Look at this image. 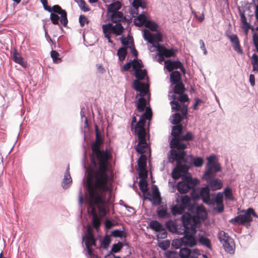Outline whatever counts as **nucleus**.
<instances>
[{
	"label": "nucleus",
	"instance_id": "obj_9",
	"mask_svg": "<svg viewBox=\"0 0 258 258\" xmlns=\"http://www.w3.org/2000/svg\"><path fill=\"white\" fill-rule=\"evenodd\" d=\"M182 233L184 234V236L181 237L183 240V246L193 247L197 245L196 230L194 226H190L189 229L184 230Z\"/></svg>",
	"mask_w": 258,
	"mask_h": 258
},
{
	"label": "nucleus",
	"instance_id": "obj_15",
	"mask_svg": "<svg viewBox=\"0 0 258 258\" xmlns=\"http://www.w3.org/2000/svg\"><path fill=\"white\" fill-rule=\"evenodd\" d=\"M52 13L59 14L60 15V24L64 27L67 26L68 20L67 13L65 10L62 9L59 5H56L52 7Z\"/></svg>",
	"mask_w": 258,
	"mask_h": 258
},
{
	"label": "nucleus",
	"instance_id": "obj_51",
	"mask_svg": "<svg viewBox=\"0 0 258 258\" xmlns=\"http://www.w3.org/2000/svg\"><path fill=\"white\" fill-rule=\"evenodd\" d=\"M50 55L54 62L58 63L61 62V58L58 57L59 53L57 51L52 50L50 52Z\"/></svg>",
	"mask_w": 258,
	"mask_h": 258
},
{
	"label": "nucleus",
	"instance_id": "obj_8",
	"mask_svg": "<svg viewBox=\"0 0 258 258\" xmlns=\"http://www.w3.org/2000/svg\"><path fill=\"white\" fill-rule=\"evenodd\" d=\"M218 238L222 244L225 250L229 254L235 252V245L233 239L228 233L222 231L219 233Z\"/></svg>",
	"mask_w": 258,
	"mask_h": 258
},
{
	"label": "nucleus",
	"instance_id": "obj_23",
	"mask_svg": "<svg viewBox=\"0 0 258 258\" xmlns=\"http://www.w3.org/2000/svg\"><path fill=\"white\" fill-rule=\"evenodd\" d=\"M181 221L184 227L183 230L189 229L190 226H194L191 224V215L188 213L183 214L181 217Z\"/></svg>",
	"mask_w": 258,
	"mask_h": 258
},
{
	"label": "nucleus",
	"instance_id": "obj_35",
	"mask_svg": "<svg viewBox=\"0 0 258 258\" xmlns=\"http://www.w3.org/2000/svg\"><path fill=\"white\" fill-rule=\"evenodd\" d=\"M150 228L157 232L164 230L163 226L157 220H152L149 224Z\"/></svg>",
	"mask_w": 258,
	"mask_h": 258
},
{
	"label": "nucleus",
	"instance_id": "obj_38",
	"mask_svg": "<svg viewBox=\"0 0 258 258\" xmlns=\"http://www.w3.org/2000/svg\"><path fill=\"white\" fill-rule=\"evenodd\" d=\"M166 228L172 233L178 232L176 224L172 220H169L165 223Z\"/></svg>",
	"mask_w": 258,
	"mask_h": 258
},
{
	"label": "nucleus",
	"instance_id": "obj_40",
	"mask_svg": "<svg viewBox=\"0 0 258 258\" xmlns=\"http://www.w3.org/2000/svg\"><path fill=\"white\" fill-rule=\"evenodd\" d=\"M185 210V209L184 208H183V207H182L179 204L176 205L172 207L171 213H172V215H174V216L178 215V214L180 215V214H182L184 212Z\"/></svg>",
	"mask_w": 258,
	"mask_h": 258
},
{
	"label": "nucleus",
	"instance_id": "obj_41",
	"mask_svg": "<svg viewBox=\"0 0 258 258\" xmlns=\"http://www.w3.org/2000/svg\"><path fill=\"white\" fill-rule=\"evenodd\" d=\"M170 104L171 106V110L172 112L178 111L181 109V105L178 103V101L176 99V97H174V99L170 100Z\"/></svg>",
	"mask_w": 258,
	"mask_h": 258
},
{
	"label": "nucleus",
	"instance_id": "obj_55",
	"mask_svg": "<svg viewBox=\"0 0 258 258\" xmlns=\"http://www.w3.org/2000/svg\"><path fill=\"white\" fill-rule=\"evenodd\" d=\"M200 206L198 205L196 203L190 204L188 207L186 208L189 212H190L193 216L195 214L197 209H198Z\"/></svg>",
	"mask_w": 258,
	"mask_h": 258
},
{
	"label": "nucleus",
	"instance_id": "obj_32",
	"mask_svg": "<svg viewBox=\"0 0 258 258\" xmlns=\"http://www.w3.org/2000/svg\"><path fill=\"white\" fill-rule=\"evenodd\" d=\"M135 76L136 78V80H142L146 78L147 82L149 78L147 76V72L146 69H140L135 71Z\"/></svg>",
	"mask_w": 258,
	"mask_h": 258
},
{
	"label": "nucleus",
	"instance_id": "obj_29",
	"mask_svg": "<svg viewBox=\"0 0 258 258\" xmlns=\"http://www.w3.org/2000/svg\"><path fill=\"white\" fill-rule=\"evenodd\" d=\"M152 204L156 206H159L161 203L160 194L157 186H155L153 191Z\"/></svg>",
	"mask_w": 258,
	"mask_h": 258
},
{
	"label": "nucleus",
	"instance_id": "obj_24",
	"mask_svg": "<svg viewBox=\"0 0 258 258\" xmlns=\"http://www.w3.org/2000/svg\"><path fill=\"white\" fill-rule=\"evenodd\" d=\"M176 201L177 203H179V205L185 209L191 203L190 198L187 195L181 196H178V197L176 198Z\"/></svg>",
	"mask_w": 258,
	"mask_h": 258
},
{
	"label": "nucleus",
	"instance_id": "obj_62",
	"mask_svg": "<svg viewBox=\"0 0 258 258\" xmlns=\"http://www.w3.org/2000/svg\"><path fill=\"white\" fill-rule=\"evenodd\" d=\"M157 232H159V233L157 234V239H164L167 237V233L165 228L164 230H163V231Z\"/></svg>",
	"mask_w": 258,
	"mask_h": 258
},
{
	"label": "nucleus",
	"instance_id": "obj_54",
	"mask_svg": "<svg viewBox=\"0 0 258 258\" xmlns=\"http://www.w3.org/2000/svg\"><path fill=\"white\" fill-rule=\"evenodd\" d=\"M139 186L140 189L143 194H145V192L148 190V183L146 180H140Z\"/></svg>",
	"mask_w": 258,
	"mask_h": 258
},
{
	"label": "nucleus",
	"instance_id": "obj_11",
	"mask_svg": "<svg viewBox=\"0 0 258 258\" xmlns=\"http://www.w3.org/2000/svg\"><path fill=\"white\" fill-rule=\"evenodd\" d=\"M143 37L145 40L151 44L153 47L158 49L157 44H160L159 42H162V36L160 32L152 33L149 30L145 29L144 30Z\"/></svg>",
	"mask_w": 258,
	"mask_h": 258
},
{
	"label": "nucleus",
	"instance_id": "obj_22",
	"mask_svg": "<svg viewBox=\"0 0 258 258\" xmlns=\"http://www.w3.org/2000/svg\"><path fill=\"white\" fill-rule=\"evenodd\" d=\"M70 167L68 166L61 182V186L63 189L68 188L72 183V179L70 173Z\"/></svg>",
	"mask_w": 258,
	"mask_h": 258
},
{
	"label": "nucleus",
	"instance_id": "obj_63",
	"mask_svg": "<svg viewBox=\"0 0 258 258\" xmlns=\"http://www.w3.org/2000/svg\"><path fill=\"white\" fill-rule=\"evenodd\" d=\"M79 23L81 27H84L85 23H88L89 21L84 15H81L79 17Z\"/></svg>",
	"mask_w": 258,
	"mask_h": 258
},
{
	"label": "nucleus",
	"instance_id": "obj_30",
	"mask_svg": "<svg viewBox=\"0 0 258 258\" xmlns=\"http://www.w3.org/2000/svg\"><path fill=\"white\" fill-rule=\"evenodd\" d=\"M242 213L239 215L241 219V224L244 225L248 223L250 225V222L252 221V218L249 215V213L247 212V210L242 211Z\"/></svg>",
	"mask_w": 258,
	"mask_h": 258
},
{
	"label": "nucleus",
	"instance_id": "obj_2",
	"mask_svg": "<svg viewBox=\"0 0 258 258\" xmlns=\"http://www.w3.org/2000/svg\"><path fill=\"white\" fill-rule=\"evenodd\" d=\"M207 159L206 169L202 176V179L207 182V185L211 190L220 189L223 183L220 179L216 178V173L221 171L220 164L214 154L207 157Z\"/></svg>",
	"mask_w": 258,
	"mask_h": 258
},
{
	"label": "nucleus",
	"instance_id": "obj_64",
	"mask_svg": "<svg viewBox=\"0 0 258 258\" xmlns=\"http://www.w3.org/2000/svg\"><path fill=\"white\" fill-rule=\"evenodd\" d=\"M229 222L233 225L241 224V219L239 215L229 220Z\"/></svg>",
	"mask_w": 258,
	"mask_h": 258
},
{
	"label": "nucleus",
	"instance_id": "obj_28",
	"mask_svg": "<svg viewBox=\"0 0 258 258\" xmlns=\"http://www.w3.org/2000/svg\"><path fill=\"white\" fill-rule=\"evenodd\" d=\"M13 58L14 61L20 64L24 68L27 67V63L24 61V59L21 55L17 52V50L15 49L13 54Z\"/></svg>",
	"mask_w": 258,
	"mask_h": 258
},
{
	"label": "nucleus",
	"instance_id": "obj_60",
	"mask_svg": "<svg viewBox=\"0 0 258 258\" xmlns=\"http://www.w3.org/2000/svg\"><path fill=\"white\" fill-rule=\"evenodd\" d=\"M170 241L169 240H165L160 242L159 243V246L162 249L165 250L170 246Z\"/></svg>",
	"mask_w": 258,
	"mask_h": 258
},
{
	"label": "nucleus",
	"instance_id": "obj_59",
	"mask_svg": "<svg viewBox=\"0 0 258 258\" xmlns=\"http://www.w3.org/2000/svg\"><path fill=\"white\" fill-rule=\"evenodd\" d=\"M139 176L140 180H146L148 176L146 168H139Z\"/></svg>",
	"mask_w": 258,
	"mask_h": 258
},
{
	"label": "nucleus",
	"instance_id": "obj_31",
	"mask_svg": "<svg viewBox=\"0 0 258 258\" xmlns=\"http://www.w3.org/2000/svg\"><path fill=\"white\" fill-rule=\"evenodd\" d=\"M147 20L146 15L144 13H143L139 15L137 18L134 19V23L136 26L140 27L143 25H145Z\"/></svg>",
	"mask_w": 258,
	"mask_h": 258
},
{
	"label": "nucleus",
	"instance_id": "obj_25",
	"mask_svg": "<svg viewBox=\"0 0 258 258\" xmlns=\"http://www.w3.org/2000/svg\"><path fill=\"white\" fill-rule=\"evenodd\" d=\"M157 214L158 217L161 219L168 218L170 216V214L167 212L166 205L159 207L157 210Z\"/></svg>",
	"mask_w": 258,
	"mask_h": 258
},
{
	"label": "nucleus",
	"instance_id": "obj_52",
	"mask_svg": "<svg viewBox=\"0 0 258 258\" xmlns=\"http://www.w3.org/2000/svg\"><path fill=\"white\" fill-rule=\"evenodd\" d=\"M75 2L78 4L80 8L84 12H88L90 10V9L88 6H86V3L84 0H75Z\"/></svg>",
	"mask_w": 258,
	"mask_h": 258
},
{
	"label": "nucleus",
	"instance_id": "obj_61",
	"mask_svg": "<svg viewBox=\"0 0 258 258\" xmlns=\"http://www.w3.org/2000/svg\"><path fill=\"white\" fill-rule=\"evenodd\" d=\"M178 95L179 96L177 97L176 96V99L178 101H179L181 102H185L188 100V97L186 94L182 93L181 94Z\"/></svg>",
	"mask_w": 258,
	"mask_h": 258
},
{
	"label": "nucleus",
	"instance_id": "obj_13",
	"mask_svg": "<svg viewBox=\"0 0 258 258\" xmlns=\"http://www.w3.org/2000/svg\"><path fill=\"white\" fill-rule=\"evenodd\" d=\"M83 239L85 240V243L88 254L91 255L92 254V249L90 246L91 245H95L96 240L91 229H89L87 233L84 234Z\"/></svg>",
	"mask_w": 258,
	"mask_h": 258
},
{
	"label": "nucleus",
	"instance_id": "obj_33",
	"mask_svg": "<svg viewBox=\"0 0 258 258\" xmlns=\"http://www.w3.org/2000/svg\"><path fill=\"white\" fill-rule=\"evenodd\" d=\"M188 157L191 159V163L194 166L196 167H201L204 164V159L201 157H193L191 155H189L188 157L186 156V158Z\"/></svg>",
	"mask_w": 258,
	"mask_h": 258
},
{
	"label": "nucleus",
	"instance_id": "obj_53",
	"mask_svg": "<svg viewBox=\"0 0 258 258\" xmlns=\"http://www.w3.org/2000/svg\"><path fill=\"white\" fill-rule=\"evenodd\" d=\"M171 245L175 249L179 248L181 246L183 245V240L182 239V238L174 239L172 240Z\"/></svg>",
	"mask_w": 258,
	"mask_h": 258
},
{
	"label": "nucleus",
	"instance_id": "obj_50",
	"mask_svg": "<svg viewBox=\"0 0 258 258\" xmlns=\"http://www.w3.org/2000/svg\"><path fill=\"white\" fill-rule=\"evenodd\" d=\"M222 193L223 194H224V196L226 199H228L230 201L234 200V197L233 196L232 190L230 187H226L224 190V192Z\"/></svg>",
	"mask_w": 258,
	"mask_h": 258
},
{
	"label": "nucleus",
	"instance_id": "obj_14",
	"mask_svg": "<svg viewBox=\"0 0 258 258\" xmlns=\"http://www.w3.org/2000/svg\"><path fill=\"white\" fill-rule=\"evenodd\" d=\"M133 85L135 90L140 92L141 97L144 98L149 91V85L148 83H142L139 81L135 80L133 83Z\"/></svg>",
	"mask_w": 258,
	"mask_h": 258
},
{
	"label": "nucleus",
	"instance_id": "obj_17",
	"mask_svg": "<svg viewBox=\"0 0 258 258\" xmlns=\"http://www.w3.org/2000/svg\"><path fill=\"white\" fill-rule=\"evenodd\" d=\"M165 67L169 72L173 69H179L183 74H185V69L179 60L172 61L171 60H167L165 61Z\"/></svg>",
	"mask_w": 258,
	"mask_h": 258
},
{
	"label": "nucleus",
	"instance_id": "obj_1",
	"mask_svg": "<svg viewBox=\"0 0 258 258\" xmlns=\"http://www.w3.org/2000/svg\"><path fill=\"white\" fill-rule=\"evenodd\" d=\"M98 144L94 143L92 145L91 163L96 167L97 159L99 166L98 169L95 172V181L93 185L88 186L89 206L93 212L97 208L100 215L105 216L109 212L108 206L112 197L110 188L111 179L107 173V163L109 156L107 151L100 149Z\"/></svg>",
	"mask_w": 258,
	"mask_h": 258
},
{
	"label": "nucleus",
	"instance_id": "obj_58",
	"mask_svg": "<svg viewBox=\"0 0 258 258\" xmlns=\"http://www.w3.org/2000/svg\"><path fill=\"white\" fill-rule=\"evenodd\" d=\"M58 14L51 13L50 15V19L54 25H59V17Z\"/></svg>",
	"mask_w": 258,
	"mask_h": 258
},
{
	"label": "nucleus",
	"instance_id": "obj_21",
	"mask_svg": "<svg viewBox=\"0 0 258 258\" xmlns=\"http://www.w3.org/2000/svg\"><path fill=\"white\" fill-rule=\"evenodd\" d=\"M89 113V107L88 104H85L84 105L81 106V118L82 122H84V127L88 128L89 125L88 122V118L87 115Z\"/></svg>",
	"mask_w": 258,
	"mask_h": 258
},
{
	"label": "nucleus",
	"instance_id": "obj_20",
	"mask_svg": "<svg viewBox=\"0 0 258 258\" xmlns=\"http://www.w3.org/2000/svg\"><path fill=\"white\" fill-rule=\"evenodd\" d=\"M174 84L175 85L173 91H169L168 93L169 100L174 99V97H176V94H180L184 91V85L182 82Z\"/></svg>",
	"mask_w": 258,
	"mask_h": 258
},
{
	"label": "nucleus",
	"instance_id": "obj_45",
	"mask_svg": "<svg viewBox=\"0 0 258 258\" xmlns=\"http://www.w3.org/2000/svg\"><path fill=\"white\" fill-rule=\"evenodd\" d=\"M191 253V249L187 248L186 247L180 248L178 255H179L180 258H187Z\"/></svg>",
	"mask_w": 258,
	"mask_h": 258
},
{
	"label": "nucleus",
	"instance_id": "obj_49",
	"mask_svg": "<svg viewBox=\"0 0 258 258\" xmlns=\"http://www.w3.org/2000/svg\"><path fill=\"white\" fill-rule=\"evenodd\" d=\"M122 247V243L121 242L118 241L117 243H115L112 245L110 253L112 254L113 253L118 252L121 249Z\"/></svg>",
	"mask_w": 258,
	"mask_h": 258
},
{
	"label": "nucleus",
	"instance_id": "obj_47",
	"mask_svg": "<svg viewBox=\"0 0 258 258\" xmlns=\"http://www.w3.org/2000/svg\"><path fill=\"white\" fill-rule=\"evenodd\" d=\"M133 69L134 71L142 69L144 67L142 61L141 59H134L132 60Z\"/></svg>",
	"mask_w": 258,
	"mask_h": 258
},
{
	"label": "nucleus",
	"instance_id": "obj_12",
	"mask_svg": "<svg viewBox=\"0 0 258 258\" xmlns=\"http://www.w3.org/2000/svg\"><path fill=\"white\" fill-rule=\"evenodd\" d=\"M212 199L210 201L211 202L208 204L209 206L217 205L214 210L217 211L219 213H221L224 211V206L223 204V194L222 192H219L217 194L215 193L212 194Z\"/></svg>",
	"mask_w": 258,
	"mask_h": 258
},
{
	"label": "nucleus",
	"instance_id": "obj_57",
	"mask_svg": "<svg viewBox=\"0 0 258 258\" xmlns=\"http://www.w3.org/2000/svg\"><path fill=\"white\" fill-rule=\"evenodd\" d=\"M164 256L166 258H178V254L177 252L172 250H167L165 252Z\"/></svg>",
	"mask_w": 258,
	"mask_h": 258
},
{
	"label": "nucleus",
	"instance_id": "obj_7",
	"mask_svg": "<svg viewBox=\"0 0 258 258\" xmlns=\"http://www.w3.org/2000/svg\"><path fill=\"white\" fill-rule=\"evenodd\" d=\"M210 189L206 185L204 187L197 188L192 190L191 196L194 200L196 201L201 199L203 202L207 205L211 203L212 199V194H210Z\"/></svg>",
	"mask_w": 258,
	"mask_h": 258
},
{
	"label": "nucleus",
	"instance_id": "obj_6",
	"mask_svg": "<svg viewBox=\"0 0 258 258\" xmlns=\"http://www.w3.org/2000/svg\"><path fill=\"white\" fill-rule=\"evenodd\" d=\"M167 158L168 162L170 163L173 164L175 162H176V167L174 168L172 172V177L174 179H178L180 177L181 178L182 175V173L185 174L188 173L187 171L189 170L190 166L187 164L189 163L187 161V158L184 157L182 159H174L170 158V153L168 152L167 155Z\"/></svg>",
	"mask_w": 258,
	"mask_h": 258
},
{
	"label": "nucleus",
	"instance_id": "obj_18",
	"mask_svg": "<svg viewBox=\"0 0 258 258\" xmlns=\"http://www.w3.org/2000/svg\"><path fill=\"white\" fill-rule=\"evenodd\" d=\"M158 49H157L158 54H162L164 57L168 58L174 56L177 52V50L172 48L167 49L163 45L157 44Z\"/></svg>",
	"mask_w": 258,
	"mask_h": 258
},
{
	"label": "nucleus",
	"instance_id": "obj_10",
	"mask_svg": "<svg viewBox=\"0 0 258 258\" xmlns=\"http://www.w3.org/2000/svg\"><path fill=\"white\" fill-rule=\"evenodd\" d=\"M174 125L172 127L171 136L172 138L170 139L169 138V147L171 149H174L175 146L178 144L180 140L181 133L183 130V126L182 124H174Z\"/></svg>",
	"mask_w": 258,
	"mask_h": 258
},
{
	"label": "nucleus",
	"instance_id": "obj_4",
	"mask_svg": "<svg viewBox=\"0 0 258 258\" xmlns=\"http://www.w3.org/2000/svg\"><path fill=\"white\" fill-rule=\"evenodd\" d=\"M194 136L193 134L190 132H187L185 135H181L180 138V141L178 144L175 146L174 149H171L169 152L170 153V158L174 159H182L186 156V152L185 149L187 147V143L185 142H188L193 140Z\"/></svg>",
	"mask_w": 258,
	"mask_h": 258
},
{
	"label": "nucleus",
	"instance_id": "obj_19",
	"mask_svg": "<svg viewBox=\"0 0 258 258\" xmlns=\"http://www.w3.org/2000/svg\"><path fill=\"white\" fill-rule=\"evenodd\" d=\"M104 27L105 28L107 27L108 30H109L110 32H112V34H114L116 35H121L123 32L124 30L123 27L120 23H116L114 25H113L111 23H108L107 24H104Z\"/></svg>",
	"mask_w": 258,
	"mask_h": 258
},
{
	"label": "nucleus",
	"instance_id": "obj_48",
	"mask_svg": "<svg viewBox=\"0 0 258 258\" xmlns=\"http://www.w3.org/2000/svg\"><path fill=\"white\" fill-rule=\"evenodd\" d=\"M199 241L202 245L211 249L210 240L208 238L202 236L199 238Z\"/></svg>",
	"mask_w": 258,
	"mask_h": 258
},
{
	"label": "nucleus",
	"instance_id": "obj_44",
	"mask_svg": "<svg viewBox=\"0 0 258 258\" xmlns=\"http://www.w3.org/2000/svg\"><path fill=\"white\" fill-rule=\"evenodd\" d=\"M110 235L114 237L125 238L126 237V233L124 230L115 229L111 232Z\"/></svg>",
	"mask_w": 258,
	"mask_h": 258
},
{
	"label": "nucleus",
	"instance_id": "obj_37",
	"mask_svg": "<svg viewBox=\"0 0 258 258\" xmlns=\"http://www.w3.org/2000/svg\"><path fill=\"white\" fill-rule=\"evenodd\" d=\"M172 119H170V123L172 124H181V121L184 118L179 112H175L172 115Z\"/></svg>",
	"mask_w": 258,
	"mask_h": 258
},
{
	"label": "nucleus",
	"instance_id": "obj_36",
	"mask_svg": "<svg viewBox=\"0 0 258 258\" xmlns=\"http://www.w3.org/2000/svg\"><path fill=\"white\" fill-rule=\"evenodd\" d=\"M121 8V3L119 1H116L108 6L107 13L119 12L118 10Z\"/></svg>",
	"mask_w": 258,
	"mask_h": 258
},
{
	"label": "nucleus",
	"instance_id": "obj_27",
	"mask_svg": "<svg viewBox=\"0 0 258 258\" xmlns=\"http://www.w3.org/2000/svg\"><path fill=\"white\" fill-rule=\"evenodd\" d=\"M194 217L202 220H205L206 219L207 212L203 205H200Z\"/></svg>",
	"mask_w": 258,
	"mask_h": 258
},
{
	"label": "nucleus",
	"instance_id": "obj_34",
	"mask_svg": "<svg viewBox=\"0 0 258 258\" xmlns=\"http://www.w3.org/2000/svg\"><path fill=\"white\" fill-rule=\"evenodd\" d=\"M170 81L172 84H177V83L181 82L180 73L178 71H173L170 74Z\"/></svg>",
	"mask_w": 258,
	"mask_h": 258
},
{
	"label": "nucleus",
	"instance_id": "obj_42",
	"mask_svg": "<svg viewBox=\"0 0 258 258\" xmlns=\"http://www.w3.org/2000/svg\"><path fill=\"white\" fill-rule=\"evenodd\" d=\"M141 156L139 158L138 160V168H145L146 166V161H147V158L145 155H144V153L140 154Z\"/></svg>",
	"mask_w": 258,
	"mask_h": 258
},
{
	"label": "nucleus",
	"instance_id": "obj_43",
	"mask_svg": "<svg viewBox=\"0 0 258 258\" xmlns=\"http://www.w3.org/2000/svg\"><path fill=\"white\" fill-rule=\"evenodd\" d=\"M147 101L145 98L141 97L139 99L137 104V109L139 112H143L146 107Z\"/></svg>",
	"mask_w": 258,
	"mask_h": 258
},
{
	"label": "nucleus",
	"instance_id": "obj_16",
	"mask_svg": "<svg viewBox=\"0 0 258 258\" xmlns=\"http://www.w3.org/2000/svg\"><path fill=\"white\" fill-rule=\"evenodd\" d=\"M226 36L229 39L232 43L233 49L238 53L243 54V51L240 44L239 38L236 34H226Z\"/></svg>",
	"mask_w": 258,
	"mask_h": 258
},
{
	"label": "nucleus",
	"instance_id": "obj_5",
	"mask_svg": "<svg viewBox=\"0 0 258 258\" xmlns=\"http://www.w3.org/2000/svg\"><path fill=\"white\" fill-rule=\"evenodd\" d=\"M197 178H192L190 173L182 174L181 181L176 185L177 190L180 194L187 193L190 189H195V186L200 183Z\"/></svg>",
	"mask_w": 258,
	"mask_h": 258
},
{
	"label": "nucleus",
	"instance_id": "obj_3",
	"mask_svg": "<svg viewBox=\"0 0 258 258\" xmlns=\"http://www.w3.org/2000/svg\"><path fill=\"white\" fill-rule=\"evenodd\" d=\"M152 116V109L150 106L147 107L145 112L142 114L139 120L135 125V132L138 137V144L136 147V151L139 154L144 153L148 146L146 141L147 131L145 126L146 123V120H151Z\"/></svg>",
	"mask_w": 258,
	"mask_h": 258
},
{
	"label": "nucleus",
	"instance_id": "obj_26",
	"mask_svg": "<svg viewBox=\"0 0 258 258\" xmlns=\"http://www.w3.org/2000/svg\"><path fill=\"white\" fill-rule=\"evenodd\" d=\"M108 14L110 15L111 21L114 23H120L123 19H125L121 12H116Z\"/></svg>",
	"mask_w": 258,
	"mask_h": 258
},
{
	"label": "nucleus",
	"instance_id": "obj_46",
	"mask_svg": "<svg viewBox=\"0 0 258 258\" xmlns=\"http://www.w3.org/2000/svg\"><path fill=\"white\" fill-rule=\"evenodd\" d=\"M146 28L150 29L151 31H156L158 28V25L155 22L148 20L144 25Z\"/></svg>",
	"mask_w": 258,
	"mask_h": 258
},
{
	"label": "nucleus",
	"instance_id": "obj_39",
	"mask_svg": "<svg viewBox=\"0 0 258 258\" xmlns=\"http://www.w3.org/2000/svg\"><path fill=\"white\" fill-rule=\"evenodd\" d=\"M127 54V47H122L119 48L117 52V55L118 56V59L120 61H123Z\"/></svg>",
	"mask_w": 258,
	"mask_h": 258
},
{
	"label": "nucleus",
	"instance_id": "obj_56",
	"mask_svg": "<svg viewBox=\"0 0 258 258\" xmlns=\"http://www.w3.org/2000/svg\"><path fill=\"white\" fill-rule=\"evenodd\" d=\"M111 242V239L109 235H106L103 239L101 244L104 249H107Z\"/></svg>",
	"mask_w": 258,
	"mask_h": 258
}]
</instances>
